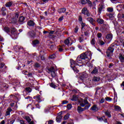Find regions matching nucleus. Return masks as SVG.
<instances>
[{"label":"nucleus","instance_id":"1","mask_svg":"<svg viewBox=\"0 0 124 124\" xmlns=\"http://www.w3.org/2000/svg\"><path fill=\"white\" fill-rule=\"evenodd\" d=\"M92 59V53L91 52H86L85 53L81 54L80 56H78L76 60V61H74L73 60H70L71 67L73 69L74 71H75L77 73L79 72V71L77 69V66H83L84 64L82 62H85L88 63Z\"/></svg>","mask_w":124,"mask_h":124},{"label":"nucleus","instance_id":"2","mask_svg":"<svg viewBox=\"0 0 124 124\" xmlns=\"http://www.w3.org/2000/svg\"><path fill=\"white\" fill-rule=\"evenodd\" d=\"M11 36L13 39H16L17 36H18V33H17V30L14 28H12L11 30Z\"/></svg>","mask_w":124,"mask_h":124},{"label":"nucleus","instance_id":"3","mask_svg":"<svg viewBox=\"0 0 124 124\" xmlns=\"http://www.w3.org/2000/svg\"><path fill=\"white\" fill-rule=\"evenodd\" d=\"M18 17L19 14H18V13H16L15 17L10 20V23H12V24H16L17 23V19H18Z\"/></svg>","mask_w":124,"mask_h":124},{"label":"nucleus","instance_id":"4","mask_svg":"<svg viewBox=\"0 0 124 124\" xmlns=\"http://www.w3.org/2000/svg\"><path fill=\"white\" fill-rule=\"evenodd\" d=\"M81 12L82 14H84V15H85V16H87V17H90V16H91L90 12H89L88 9L86 7H84L82 9Z\"/></svg>","mask_w":124,"mask_h":124},{"label":"nucleus","instance_id":"5","mask_svg":"<svg viewBox=\"0 0 124 124\" xmlns=\"http://www.w3.org/2000/svg\"><path fill=\"white\" fill-rule=\"evenodd\" d=\"M48 71L51 73V74L52 77H56L57 74L56 73V70L54 67H51L50 68L48 69Z\"/></svg>","mask_w":124,"mask_h":124},{"label":"nucleus","instance_id":"6","mask_svg":"<svg viewBox=\"0 0 124 124\" xmlns=\"http://www.w3.org/2000/svg\"><path fill=\"white\" fill-rule=\"evenodd\" d=\"M114 52V48L109 47L107 51V56L110 57Z\"/></svg>","mask_w":124,"mask_h":124},{"label":"nucleus","instance_id":"7","mask_svg":"<svg viewBox=\"0 0 124 124\" xmlns=\"http://www.w3.org/2000/svg\"><path fill=\"white\" fill-rule=\"evenodd\" d=\"M79 102H80V106H81V107H84L86 104H88V101L87 100V99H81L79 101Z\"/></svg>","mask_w":124,"mask_h":124},{"label":"nucleus","instance_id":"8","mask_svg":"<svg viewBox=\"0 0 124 124\" xmlns=\"http://www.w3.org/2000/svg\"><path fill=\"white\" fill-rule=\"evenodd\" d=\"M80 78L81 81H85L86 78H88V75L86 72L82 73L81 74Z\"/></svg>","mask_w":124,"mask_h":124},{"label":"nucleus","instance_id":"9","mask_svg":"<svg viewBox=\"0 0 124 124\" xmlns=\"http://www.w3.org/2000/svg\"><path fill=\"white\" fill-rule=\"evenodd\" d=\"M70 40H71L70 38L66 39V40H65L64 43L68 46H70L71 45H72V42H71Z\"/></svg>","mask_w":124,"mask_h":124},{"label":"nucleus","instance_id":"10","mask_svg":"<svg viewBox=\"0 0 124 124\" xmlns=\"http://www.w3.org/2000/svg\"><path fill=\"white\" fill-rule=\"evenodd\" d=\"M62 112H60L56 117V122L57 123H60L62 121Z\"/></svg>","mask_w":124,"mask_h":124},{"label":"nucleus","instance_id":"11","mask_svg":"<svg viewBox=\"0 0 124 124\" xmlns=\"http://www.w3.org/2000/svg\"><path fill=\"white\" fill-rule=\"evenodd\" d=\"M24 21H25V17L24 16H21L19 17L18 21L20 24H24V23H25Z\"/></svg>","mask_w":124,"mask_h":124},{"label":"nucleus","instance_id":"12","mask_svg":"<svg viewBox=\"0 0 124 124\" xmlns=\"http://www.w3.org/2000/svg\"><path fill=\"white\" fill-rule=\"evenodd\" d=\"M28 35H29V36H30V37H34L35 34L34 33V32H33V31H31L28 33Z\"/></svg>","mask_w":124,"mask_h":124},{"label":"nucleus","instance_id":"13","mask_svg":"<svg viewBox=\"0 0 124 124\" xmlns=\"http://www.w3.org/2000/svg\"><path fill=\"white\" fill-rule=\"evenodd\" d=\"M34 99H36V100H37L38 102H41V101H42V99H41V97H40L39 95L34 97Z\"/></svg>","mask_w":124,"mask_h":124},{"label":"nucleus","instance_id":"14","mask_svg":"<svg viewBox=\"0 0 124 124\" xmlns=\"http://www.w3.org/2000/svg\"><path fill=\"white\" fill-rule=\"evenodd\" d=\"M119 59L121 62H124V55L120 54H119Z\"/></svg>","mask_w":124,"mask_h":124},{"label":"nucleus","instance_id":"15","mask_svg":"<svg viewBox=\"0 0 124 124\" xmlns=\"http://www.w3.org/2000/svg\"><path fill=\"white\" fill-rule=\"evenodd\" d=\"M87 21L92 25H93V22H94V20L92 17L87 18Z\"/></svg>","mask_w":124,"mask_h":124},{"label":"nucleus","instance_id":"16","mask_svg":"<svg viewBox=\"0 0 124 124\" xmlns=\"http://www.w3.org/2000/svg\"><path fill=\"white\" fill-rule=\"evenodd\" d=\"M12 111L11 108H7V111H6V116H9L10 115V112Z\"/></svg>","mask_w":124,"mask_h":124},{"label":"nucleus","instance_id":"17","mask_svg":"<svg viewBox=\"0 0 124 124\" xmlns=\"http://www.w3.org/2000/svg\"><path fill=\"white\" fill-rule=\"evenodd\" d=\"M91 110L92 111H98V108H97V106L96 105H94L92 108H91Z\"/></svg>","mask_w":124,"mask_h":124},{"label":"nucleus","instance_id":"18","mask_svg":"<svg viewBox=\"0 0 124 124\" xmlns=\"http://www.w3.org/2000/svg\"><path fill=\"white\" fill-rule=\"evenodd\" d=\"M38 44H39V40H36L32 42V45H33V47L36 46V45H38Z\"/></svg>","mask_w":124,"mask_h":124},{"label":"nucleus","instance_id":"19","mask_svg":"<svg viewBox=\"0 0 124 124\" xmlns=\"http://www.w3.org/2000/svg\"><path fill=\"white\" fill-rule=\"evenodd\" d=\"M106 38L108 40H112V38H113V35H112V34H108L106 36Z\"/></svg>","mask_w":124,"mask_h":124},{"label":"nucleus","instance_id":"20","mask_svg":"<svg viewBox=\"0 0 124 124\" xmlns=\"http://www.w3.org/2000/svg\"><path fill=\"white\" fill-rule=\"evenodd\" d=\"M87 108H82L81 107H78V113H81V112H83L85 109Z\"/></svg>","mask_w":124,"mask_h":124},{"label":"nucleus","instance_id":"21","mask_svg":"<svg viewBox=\"0 0 124 124\" xmlns=\"http://www.w3.org/2000/svg\"><path fill=\"white\" fill-rule=\"evenodd\" d=\"M13 4V2L12 1L8 2L5 4L6 7H10V6H12Z\"/></svg>","mask_w":124,"mask_h":124},{"label":"nucleus","instance_id":"22","mask_svg":"<svg viewBox=\"0 0 124 124\" xmlns=\"http://www.w3.org/2000/svg\"><path fill=\"white\" fill-rule=\"evenodd\" d=\"M114 108L115 111H119L120 112L122 111V109L121 108V107H120V106H115L114 107Z\"/></svg>","mask_w":124,"mask_h":124},{"label":"nucleus","instance_id":"23","mask_svg":"<svg viewBox=\"0 0 124 124\" xmlns=\"http://www.w3.org/2000/svg\"><path fill=\"white\" fill-rule=\"evenodd\" d=\"M98 121L101 122V121H104L105 123H107V119H105V116H103L101 118H99Z\"/></svg>","mask_w":124,"mask_h":124},{"label":"nucleus","instance_id":"24","mask_svg":"<svg viewBox=\"0 0 124 124\" xmlns=\"http://www.w3.org/2000/svg\"><path fill=\"white\" fill-rule=\"evenodd\" d=\"M28 26H30V27H33L34 26V22L33 21L30 20L28 22Z\"/></svg>","mask_w":124,"mask_h":124},{"label":"nucleus","instance_id":"25","mask_svg":"<svg viewBox=\"0 0 124 124\" xmlns=\"http://www.w3.org/2000/svg\"><path fill=\"white\" fill-rule=\"evenodd\" d=\"M87 28H89L88 26L86 25V24L84 23H81V30H85L87 29Z\"/></svg>","mask_w":124,"mask_h":124},{"label":"nucleus","instance_id":"26","mask_svg":"<svg viewBox=\"0 0 124 124\" xmlns=\"http://www.w3.org/2000/svg\"><path fill=\"white\" fill-rule=\"evenodd\" d=\"M98 72V70L96 67L93 69V71L92 72V74H97V73Z\"/></svg>","mask_w":124,"mask_h":124},{"label":"nucleus","instance_id":"27","mask_svg":"<svg viewBox=\"0 0 124 124\" xmlns=\"http://www.w3.org/2000/svg\"><path fill=\"white\" fill-rule=\"evenodd\" d=\"M71 100L72 101H78V97H77L76 95H74L73 96L72 99H71Z\"/></svg>","mask_w":124,"mask_h":124},{"label":"nucleus","instance_id":"28","mask_svg":"<svg viewBox=\"0 0 124 124\" xmlns=\"http://www.w3.org/2000/svg\"><path fill=\"white\" fill-rule=\"evenodd\" d=\"M24 92L28 93H29L31 92V89L29 87H27L25 89Z\"/></svg>","mask_w":124,"mask_h":124},{"label":"nucleus","instance_id":"29","mask_svg":"<svg viewBox=\"0 0 124 124\" xmlns=\"http://www.w3.org/2000/svg\"><path fill=\"white\" fill-rule=\"evenodd\" d=\"M14 49L15 51H16V52H19V51L20 50V49L21 48L19 47L18 46H16L14 47Z\"/></svg>","mask_w":124,"mask_h":124},{"label":"nucleus","instance_id":"30","mask_svg":"<svg viewBox=\"0 0 124 124\" xmlns=\"http://www.w3.org/2000/svg\"><path fill=\"white\" fill-rule=\"evenodd\" d=\"M99 80H100L99 77H94L93 78V81H94V82H98V81H99Z\"/></svg>","mask_w":124,"mask_h":124},{"label":"nucleus","instance_id":"31","mask_svg":"<svg viewBox=\"0 0 124 124\" xmlns=\"http://www.w3.org/2000/svg\"><path fill=\"white\" fill-rule=\"evenodd\" d=\"M103 8H104V7L102 5L100 6L98 8V10H99V13L100 14L101 13V11L103 10Z\"/></svg>","mask_w":124,"mask_h":124},{"label":"nucleus","instance_id":"32","mask_svg":"<svg viewBox=\"0 0 124 124\" xmlns=\"http://www.w3.org/2000/svg\"><path fill=\"white\" fill-rule=\"evenodd\" d=\"M97 23H98V24H103V23H104V21L103 20V19H101L100 18H99L97 20Z\"/></svg>","mask_w":124,"mask_h":124},{"label":"nucleus","instance_id":"33","mask_svg":"<svg viewBox=\"0 0 124 124\" xmlns=\"http://www.w3.org/2000/svg\"><path fill=\"white\" fill-rule=\"evenodd\" d=\"M3 30L4 31H5L7 33H8V32H9V31H10V30L9 29V28H8V27H5Z\"/></svg>","mask_w":124,"mask_h":124},{"label":"nucleus","instance_id":"34","mask_svg":"<svg viewBox=\"0 0 124 124\" xmlns=\"http://www.w3.org/2000/svg\"><path fill=\"white\" fill-rule=\"evenodd\" d=\"M91 44L93 45V46H94V45L95 44V39H94V38L92 39L91 41Z\"/></svg>","mask_w":124,"mask_h":124},{"label":"nucleus","instance_id":"35","mask_svg":"<svg viewBox=\"0 0 124 124\" xmlns=\"http://www.w3.org/2000/svg\"><path fill=\"white\" fill-rule=\"evenodd\" d=\"M80 2L82 4H86L88 3V0H81Z\"/></svg>","mask_w":124,"mask_h":124},{"label":"nucleus","instance_id":"36","mask_svg":"<svg viewBox=\"0 0 124 124\" xmlns=\"http://www.w3.org/2000/svg\"><path fill=\"white\" fill-rule=\"evenodd\" d=\"M25 120L28 122V123L31 122V119L30 118L29 116H25Z\"/></svg>","mask_w":124,"mask_h":124},{"label":"nucleus","instance_id":"37","mask_svg":"<svg viewBox=\"0 0 124 124\" xmlns=\"http://www.w3.org/2000/svg\"><path fill=\"white\" fill-rule=\"evenodd\" d=\"M66 11V9L65 8H62L60 10V12L61 13H64Z\"/></svg>","mask_w":124,"mask_h":124},{"label":"nucleus","instance_id":"38","mask_svg":"<svg viewBox=\"0 0 124 124\" xmlns=\"http://www.w3.org/2000/svg\"><path fill=\"white\" fill-rule=\"evenodd\" d=\"M25 99H29V101H31V100H32V98H31V97L30 96H28L27 97H26Z\"/></svg>","mask_w":124,"mask_h":124},{"label":"nucleus","instance_id":"39","mask_svg":"<svg viewBox=\"0 0 124 124\" xmlns=\"http://www.w3.org/2000/svg\"><path fill=\"white\" fill-rule=\"evenodd\" d=\"M106 116H107V117H108V118H111V114H110V112H109L108 111H107L105 113Z\"/></svg>","mask_w":124,"mask_h":124},{"label":"nucleus","instance_id":"40","mask_svg":"<svg viewBox=\"0 0 124 124\" xmlns=\"http://www.w3.org/2000/svg\"><path fill=\"white\" fill-rule=\"evenodd\" d=\"M49 58L51 59V60H53L54 59H55V58H56V55L55 54H52L51 55H50L49 56Z\"/></svg>","mask_w":124,"mask_h":124},{"label":"nucleus","instance_id":"41","mask_svg":"<svg viewBox=\"0 0 124 124\" xmlns=\"http://www.w3.org/2000/svg\"><path fill=\"white\" fill-rule=\"evenodd\" d=\"M105 100L107 101H112V98H110L109 97H107L105 98Z\"/></svg>","mask_w":124,"mask_h":124},{"label":"nucleus","instance_id":"42","mask_svg":"<svg viewBox=\"0 0 124 124\" xmlns=\"http://www.w3.org/2000/svg\"><path fill=\"white\" fill-rule=\"evenodd\" d=\"M108 16L109 19H110L111 20H113V18H114V16H113L112 14H109L108 15Z\"/></svg>","mask_w":124,"mask_h":124},{"label":"nucleus","instance_id":"43","mask_svg":"<svg viewBox=\"0 0 124 124\" xmlns=\"http://www.w3.org/2000/svg\"><path fill=\"white\" fill-rule=\"evenodd\" d=\"M69 114H67L64 117V120H67V119H69Z\"/></svg>","mask_w":124,"mask_h":124},{"label":"nucleus","instance_id":"44","mask_svg":"<svg viewBox=\"0 0 124 124\" xmlns=\"http://www.w3.org/2000/svg\"><path fill=\"white\" fill-rule=\"evenodd\" d=\"M107 10L108 12H113V8H108Z\"/></svg>","mask_w":124,"mask_h":124},{"label":"nucleus","instance_id":"45","mask_svg":"<svg viewBox=\"0 0 124 124\" xmlns=\"http://www.w3.org/2000/svg\"><path fill=\"white\" fill-rule=\"evenodd\" d=\"M99 44H100V45H104L105 43L103 41L100 40H99Z\"/></svg>","mask_w":124,"mask_h":124},{"label":"nucleus","instance_id":"46","mask_svg":"<svg viewBox=\"0 0 124 124\" xmlns=\"http://www.w3.org/2000/svg\"><path fill=\"white\" fill-rule=\"evenodd\" d=\"M50 48L51 50H55V48H56V46L54 45H51Z\"/></svg>","mask_w":124,"mask_h":124},{"label":"nucleus","instance_id":"47","mask_svg":"<svg viewBox=\"0 0 124 124\" xmlns=\"http://www.w3.org/2000/svg\"><path fill=\"white\" fill-rule=\"evenodd\" d=\"M50 87H51V88H53L54 89H56V85H55V84L53 83H51L50 85Z\"/></svg>","mask_w":124,"mask_h":124},{"label":"nucleus","instance_id":"48","mask_svg":"<svg viewBox=\"0 0 124 124\" xmlns=\"http://www.w3.org/2000/svg\"><path fill=\"white\" fill-rule=\"evenodd\" d=\"M97 36L98 38H100V37H101V36H102V34H101V33H98L97 34Z\"/></svg>","mask_w":124,"mask_h":124},{"label":"nucleus","instance_id":"49","mask_svg":"<svg viewBox=\"0 0 124 124\" xmlns=\"http://www.w3.org/2000/svg\"><path fill=\"white\" fill-rule=\"evenodd\" d=\"M23 74H24V75H27L28 74V71L24 70L22 72Z\"/></svg>","mask_w":124,"mask_h":124},{"label":"nucleus","instance_id":"50","mask_svg":"<svg viewBox=\"0 0 124 124\" xmlns=\"http://www.w3.org/2000/svg\"><path fill=\"white\" fill-rule=\"evenodd\" d=\"M35 67H39L40 65L38 63H35L34 64Z\"/></svg>","mask_w":124,"mask_h":124},{"label":"nucleus","instance_id":"51","mask_svg":"<svg viewBox=\"0 0 124 124\" xmlns=\"http://www.w3.org/2000/svg\"><path fill=\"white\" fill-rule=\"evenodd\" d=\"M78 30H79L78 26H76V27L75 29V32L77 33L78 32Z\"/></svg>","mask_w":124,"mask_h":124},{"label":"nucleus","instance_id":"52","mask_svg":"<svg viewBox=\"0 0 124 124\" xmlns=\"http://www.w3.org/2000/svg\"><path fill=\"white\" fill-rule=\"evenodd\" d=\"M105 101V99L102 98L100 101V103H104Z\"/></svg>","mask_w":124,"mask_h":124},{"label":"nucleus","instance_id":"53","mask_svg":"<svg viewBox=\"0 0 124 124\" xmlns=\"http://www.w3.org/2000/svg\"><path fill=\"white\" fill-rule=\"evenodd\" d=\"M48 124H54V121L53 120H50L48 122Z\"/></svg>","mask_w":124,"mask_h":124},{"label":"nucleus","instance_id":"54","mask_svg":"<svg viewBox=\"0 0 124 124\" xmlns=\"http://www.w3.org/2000/svg\"><path fill=\"white\" fill-rule=\"evenodd\" d=\"M4 66V63H0V68H2Z\"/></svg>","mask_w":124,"mask_h":124},{"label":"nucleus","instance_id":"55","mask_svg":"<svg viewBox=\"0 0 124 124\" xmlns=\"http://www.w3.org/2000/svg\"><path fill=\"white\" fill-rule=\"evenodd\" d=\"M84 34L86 36H88V35H89V34H90V32H89V31H85V32H84Z\"/></svg>","mask_w":124,"mask_h":124},{"label":"nucleus","instance_id":"56","mask_svg":"<svg viewBox=\"0 0 124 124\" xmlns=\"http://www.w3.org/2000/svg\"><path fill=\"white\" fill-rule=\"evenodd\" d=\"M78 20H79V22H82L83 18H82L81 16H79Z\"/></svg>","mask_w":124,"mask_h":124},{"label":"nucleus","instance_id":"57","mask_svg":"<svg viewBox=\"0 0 124 124\" xmlns=\"http://www.w3.org/2000/svg\"><path fill=\"white\" fill-rule=\"evenodd\" d=\"M63 20V16H61L60 18H59V21L60 22Z\"/></svg>","mask_w":124,"mask_h":124},{"label":"nucleus","instance_id":"58","mask_svg":"<svg viewBox=\"0 0 124 124\" xmlns=\"http://www.w3.org/2000/svg\"><path fill=\"white\" fill-rule=\"evenodd\" d=\"M6 10V8H5V7H2V9H1V11L2 12H4Z\"/></svg>","mask_w":124,"mask_h":124},{"label":"nucleus","instance_id":"59","mask_svg":"<svg viewBox=\"0 0 124 124\" xmlns=\"http://www.w3.org/2000/svg\"><path fill=\"white\" fill-rule=\"evenodd\" d=\"M49 0H42V1H43V2H44V3H46V2H48Z\"/></svg>","mask_w":124,"mask_h":124},{"label":"nucleus","instance_id":"60","mask_svg":"<svg viewBox=\"0 0 124 124\" xmlns=\"http://www.w3.org/2000/svg\"><path fill=\"white\" fill-rule=\"evenodd\" d=\"M35 105V106L37 108H38V109H40V106H39V105L36 104V105Z\"/></svg>","mask_w":124,"mask_h":124},{"label":"nucleus","instance_id":"61","mask_svg":"<svg viewBox=\"0 0 124 124\" xmlns=\"http://www.w3.org/2000/svg\"><path fill=\"white\" fill-rule=\"evenodd\" d=\"M3 21H4V19L3 18L0 19V23H3Z\"/></svg>","mask_w":124,"mask_h":124},{"label":"nucleus","instance_id":"62","mask_svg":"<svg viewBox=\"0 0 124 124\" xmlns=\"http://www.w3.org/2000/svg\"><path fill=\"white\" fill-rule=\"evenodd\" d=\"M67 101H63L62 104H66L67 103Z\"/></svg>","mask_w":124,"mask_h":124},{"label":"nucleus","instance_id":"63","mask_svg":"<svg viewBox=\"0 0 124 124\" xmlns=\"http://www.w3.org/2000/svg\"><path fill=\"white\" fill-rule=\"evenodd\" d=\"M5 124V122L4 121V120H2V121L0 122V124Z\"/></svg>","mask_w":124,"mask_h":124},{"label":"nucleus","instance_id":"64","mask_svg":"<svg viewBox=\"0 0 124 124\" xmlns=\"http://www.w3.org/2000/svg\"><path fill=\"white\" fill-rule=\"evenodd\" d=\"M20 124H25V123L24 122V121H23V120H20Z\"/></svg>","mask_w":124,"mask_h":124}]
</instances>
